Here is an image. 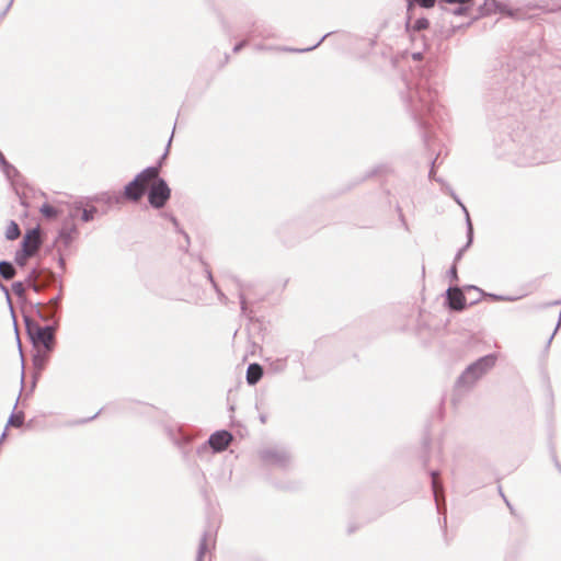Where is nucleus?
Instances as JSON below:
<instances>
[{"mask_svg":"<svg viewBox=\"0 0 561 561\" xmlns=\"http://www.w3.org/2000/svg\"><path fill=\"white\" fill-rule=\"evenodd\" d=\"M403 87L400 95L414 122L422 129L425 147H431L433 125H439L446 115L445 108L436 103L437 89L433 87L431 72H402Z\"/></svg>","mask_w":561,"mask_h":561,"instance_id":"obj_1","label":"nucleus"},{"mask_svg":"<svg viewBox=\"0 0 561 561\" xmlns=\"http://www.w3.org/2000/svg\"><path fill=\"white\" fill-rule=\"evenodd\" d=\"M494 150L520 167L543 163L549 159L542 140L537 134L523 129L514 136L499 134L494 137Z\"/></svg>","mask_w":561,"mask_h":561,"instance_id":"obj_2","label":"nucleus"},{"mask_svg":"<svg viewBox=\"0 0 561 561\" xmlns=\"http://www.w3.org/2000/svg\"><path fill=\"white\" fill-rule=\"evenodd\" d=\"M496 359V354H488L478 358L458 377L456 387L458 389L463 388L465 390L471 389L482 376L495 366Z\"/></svg>","mask_w":561,"mask_h":561,"instance_id":"obj_3","label":"nucleus"},{"mask_svg":"<svg viewBox=\"0 0 561 561\" xmlns=\"http://www.w3.org/2000/svg\"><path fill=\"white\" fill-rule=\"evenodd\" d=\"M26 333L34 347H43V351L53 352L56 345V325H39L28 316H24Z\"/></svg>","mask_w":561,"mask_h":561,"instance_id":"obj_4","label":"nucleus"},{"mask_svg":"<svg viewBox=\"0 0 561 561\" xmlns=\"http://www.w3.org/2000/svg\"><path fill=\"white\" fill-rule=\"evenodd\" d=\"M259 457L264 466L286 470L291 466L293 457L284 446H267L259 450Z\"/></svg>","mask_w":561,"mask_h":561,"instance_id":"obj_5","label":"nucleus"},{"mask_svg":"<svg viewBox=\"0 0 561 561\" xmlns=\"http://www.w3.org/2000/svg\"><path fill=\"white\" fill-rule=\"evenodd\" d=\"M147 192L148 202L156 209L164 207V205L168 203L171 196V190L167 181L160 178L159 174L157 175V179L152 182Z\"/></svg>","mask_w":561,"mask_h":561,"instance_id":"obj_6","label":"nucleus"},{"mask_svg":"<svg viewBox=\"0 0 561 561\" xmlns=\"http://www.w3.org/2000/svg\"><path fill=\"white\" fill-rule=\"evenodd\" d=\"M232 438V434L226 430L216 431L209 436L207 444L202 445L197 451L206 450L208 445L215 453H221L229 446Z\"/></svg>","mask_w":561,"mask_h":561,"instance_id":"obj_7","label":"nucleus"},{"mask_svg":"<svg viewBox=\"0 0 561 561\" xmlns=\"http://www.w3.org/2000/svg\"><path fill=\"white\" fill-rule=\"evenodd\" d=\"M172 137H173V134L171 135V137L168 140L167 148H165L163 154L161 156L160 160L158 161V164L144 169L133 180H135L138 184L145 185L147 187L148 183L150 181H154L157 179V175L159 174V171H160L161 165H162V161L169 154V148L171 146Z\"/></svg>","mask_w":561,"mask_h":561,"instance_id":"obj_8","label":"nucleus"},{"mask_svg":"<svg viewBox=\"0 0 561 561\" xmlns=\"http://www.w3.org/2000/svg\"><path fill=\"white\" fill-rule=\"evenodd\" d=\"M78 234L79 230L75 222L71 220H62L55 242L58 244V248L67 249L71 245Z\"/></svg>","mask_w":561,"mask_h":561,"instance_id":"obj_9","label":"nucleus"},{"mask_svg":"<svg viewBox=\"0 0 561 561\" xmlns=\"http://www.w3.org/2000/svg\"><path fill=\"white\" fill-rule=\"evenodd\" d=\"M34 309L35 314L45 322L54 321L53 325H58L57 320V313L59 312L60 308L57 306H50V302H35L31 306Z\"/></svg>","mask_w":561,"mask_h":561,"instance_id":"obj_10","label":"nucleus"},{"mask_svg":"<svg viewBox=\"0 0 561 561\" xmlns=\"http://www.w3.org/2000/svg\"><path fill=\"white\" fill-rule=\"evenodd\" d=\"M446 301L449 309L462 311L467 307L466 297L459 287H449L446 291Z\"/></svg>","mask_w":561,"mask_h":561,"instance_id":"obj_11","label":"nucleus"},{"mask_svg":"<svg viewBox=\"0 0 561 561\" xmlns=\"http://www.w3.org/2000/svg\"><path fill=\"white\" fill-rule=\"evenodd\" d=\"M42 245V237L38 228L28 230L21 242V249L27 250L32 254H36Z\"/></svg>","mask_w":561,"mask_h":561,"instance_id":"obj_12","label":"nucleus"},{"mask_svg":"<svg viewBox=\"0 0 561 561\" xmlns=\"http://www.w3.org/2000/svg\"><path fill=\"white\" fill-rule=\"evenodd\" d=\"M146 192L145 185H140L135 180H131L125 185L123 195L128 201L138 202Z\"/></svg>","mask_w":561,"mask_h":561,"instance_id":"obj_13","label":"nucleus"},{"mask_svg":"<svg viewBox=\"0 0 561 561\" xmlns=\"http://www.w3.org/2000/svg\"><path fill=\"white\" fill-rule=\"evenodd\" d=\"M169 438L176 445L183 454H186V447L191 442V437L184 434L180 428H168Z\"/></svg>","mask_w":561,"mask_h":561,"instance_id":"obj_14","label":"nucleus"},{"mask_svg":"<svg viewBox=\"0 0 561 561\" xmlns=\"http://www.w3.org/2000/svg\"><path fill=\"white\" fill-rule=\"evenodd\" d=\"M430 476L432 478V490H433L436 507H437L438 513H440L442 512L440 497L443 496L442 495L443 485L438 481L439 472L437 470H432V471H430Z\"/></svg>","mask_w":561,"mask_h":561,"instance_id":"obj_15","label":"nucleus"},{"mask_svg":"<svg viewBox=\"0 0 561 561\" xmlns=\"http://www.w3.org/2000/svg\"><path fill=\"white\" fill-rule=\"evenodd\" d=\"M263 376V368L260 364H250L247 368L245 379L250 386L256 385Z\"/></svg>","mask_w":561,"mask_h":561,"instance_id":"obj_16","label":"nucleus"},{"mask_svg":"<svg viewBox=\"0 0 561 561\" xmlns=\"http://www.w3.org/2000/svg\"><path fill=\"white\" fill-rule=\"evenodd\" d=\"M466 227H467V243L461 249H459L457 251L455 259H454L455 265L457 264V262H459L461 260L465 251L471 245V243L473 241V226H472L469 214H467V226Z\"/></svg>","mask_w":561,"mask_h":561,"instance_id":"obj_17","label":"nucleus"},{"mask_svg":"<svg viewBox=\"0 0 561 561\" xmlns=\"http://www.w3.org/2000/svg\"><path fill=\"white\" fill-rule=\"evenodd\" d=\"M75 209L81 210V220L83 222L92 221L98 213V208L94 206H91L89 208L84 207L82 201L75 202Z\"/></svg>","mask_w":561,"mask_h":561,"instance_id":"obj_18","label":"nucleus"},{"mask_svg":"<svg viewBox=\"0 0 561 561\" xmlns=\"http://www.w3.org/2000/svg\"><path fill=\"white\" fill-rule=\"evenodd\" d=\"M18 271L14 264L10 261H0V280H11L15 277Z\"/></svg>","mask_w":561,"mask_h":561,"instance_id":"obj_19","label":"nucleus"},{"mask_svg":"<svg viewBox=\"0 0 561 561\" xmlns=\"http://www.w3.org/2000/svg\"><path fill=\"white\" fill-rule=\"evenodd\" d=\"M49 353L50 352L37 350V352L33 355L32 362L37 374H39L45 368L49 358Z\"/></svg>","mask_w":561,"mask_h":561,"instance_id":"obj_20","label":"nucleus"},{"mask_svg":"<svg viewBox=\"0 0 561 561\" xmlns=\"http://www.w3.org/2000/svg\"><path fill=\"white\" fill-rule=\"evenodd\" d=\"M56 278V275L46 268H41V276L37 279V284L39 286V293L43 291L46 287H48Z\"/></svg>","mask_w":561,"mask_h":561,"instance_id":"obj_21","label":"nucleus"},{"mask_svg":"<svg viewBox=\"0 0 561 561\" xmlns=\"http://www.w3.org/2000/svg\"><path fill=\"white\" fill-rule=\"evenodd\" d=\"M428 26H430V22L426 18H420V19L415 20L414 22H411V20H409L407 22V30L409 32H421L423 30L428 28Z\"/></svg>","mask_w":561,"mask_h":561,"instance_id":"obj_22","label":"nucleus"},{"mask_svg":"<svg viewBox=\"0 0 561 561\" xmlns=\"http://www.w3.org/2000/svg\"><path fill=\"white\" fill-rule=\"evenodd\" d=\"M465 288L468 289V290H476V291L479 293L480 296H484L485 295V296H488L491 299L496 300V301H513V300H515V298H512V297H505V296L495 295V294H485L480 288H478L477 286H473V285L466 286Z\"/></svg>","mask_w":561,"mask_h":561,"instance_id":"obj_23","label":"nucleus"},{"mask_svg":"<svg viewBox=\"0 0 561 561\" xmlns=\"http://www.w3.org/2000/svg\"><path fill=\"white\" fill-rule=\"evenodd\" d=\"M34 256V254L30 253L27 250H18L14 255V263L20 267H24L30 257Z\"/></svg>","mask_w":561,"mask_h":561,"instance_id":"obj_24","label":"nucleus"},{"mask_svg":"<svg viewBox=\"0 0 561 561\" xmlns=\"http://www.w3.org/2000/svg\"><path fill=\"white\" fill-rule=\"evenodd\" d=\"M20 233L21 230L19 225L14 220H11L5 230V238L12 241L18 239L20 237Z\"/></svg>","mask_w":561,"mask_h":561,"instance_id":"obj_25","label":"nucleus"},{"mask_svg":"<svg viewBox=\"0 0 561 561\" xmlns=\"http://www.w3.org/2000/svg\"><path fill=\"white\" fill-rule=\"evenodd\" d=\"M23 423H24V412L23 411H20L18 413L12 412L7 422V427L8 426L21 427L23 425Z\"/></svg>","mask_w":561,"mask_h":561,"instance_id":"obj_26","label":"nucleus"},{"mask_svg":"<svg viewBox=\"0 0 561 561\" xmlns=\"http://www.w3.org/2000/svg\"><path fill=\"white\" fill-rule=\"evenodd\" d=\"M91 201L102 202V203L111 205L112 203H118L119 202V197L118 196H113L110 193L105 192V193H101V194L92 197Z\"/></svg>","mask_w":561,"mask_h":561,"instance_id":"obj_27","label":"nucleus"},{"mask_svg":"<svg viewBox=\"0 0 561 561\" xmlns=\"http://www.w3.org/2000/svg\"><path fill=\"white\" fill-rule=\"evenodd\" d=\"M1 170L4 176L10 181H12L19 174L18 169L8 161L5 162V164L1 165Z\"/></svg>","mask_w":561,"mask_h":561,"instance_id":"obj_28","label":"nucleus"},{"mask_svg":"<svg viewBox=\"0 0 561 561\" xmlns=\"http://www.w3.org/2000/svg\"><path fill=\"white\" fill-rule=\"evenodd\" d=\"M41 214L48 219L56 218L58 215V210L51 206L50 204H43L39 208Z\"/></svg>","mask_w":561,"mask_h":561,"instance_id":"obj_29","label":"nucleus"},{"mask_svg":"<svg viewBox=\"0 0 561 561\" xmlns=\"http://www.w3.org/2000/svg\"><path fill=\"white\" fill-rule=\"evenodd\" d=\"M207 550V543H206V534H204L203 538L201 539V542L198 545L196 561H203L204 554Z\"/></svg>","mask_w":561,"mask_h":561,"instance_id":"obj_30","label":"nucleus"},{"mask_svg":"<svg viewBox=\"0 0 561 561\" xmlns=\"http://www.w3.org/2000/svg\"><path fill=\"white\" fill-rule=\"evenodd\" d=\"M12 290L13 293L19 297V298H23L24 295H25V286H24V283L23 282H14L12 284Z\"/></svg>","mask_w":561,"mask_h":561,"instance_id":"obj_31","label":"nucleus"},{"mask_svg":"<svg viewBox=\"0 0 561 561\" xmlns=\"http://www.w3.org/2000/svg\"><path fill=\"white\" fill-rule=\"evenodd\" d=\"M446 192L454 198V201L461 207V209L463 210L465 213V216L467 217V214H469V211L467 210L466 206L461 203L460 198L458 197V195L454 192V190L449 186H446Z\"/></svg>","mask_w":561,"mask_h":561,"instance_id":"obj_32","label":"nucleus"},{"mask_svg":"<svg viewBox=\"0 0 561 561\" xmlns=\"http://www.w3.org/2000/svg\"><path fill=\"white\" fill-rule=\"evenodd\" d=\"M439 153L436 154V157L431 161V169L428 172V178L435 180L438 183H444L440 178H435V165L437 162Z\"/></svg>","mask_w":561,"mask_h":561,"instance_id":"obj_33","label":"nucleus"},{"mask_svg":"<svg viewBox=\"0 0 561 561\" xmlns=\"http://www.w3.org/2000/svg\"><path fill=\"white\" fill-rule=\"evenodd\" d=\"M0 290L4 294L5 300L10 307L11 312L13 313L11 295H10L9 288L2 283V280H0Z\"/></svg>","mask_w":561,"mask_h":561,"instance_id":"obj_34","label":"nucleus"},{"mask_svg":"<svg viewBox=\"0 0 561 561\" xmlns=\"http://www.w3.org/2000/svg\"><path fill=\"white\" fill-rule=\"evenodd\" d=\"M24 286L25 288L26 287H30L32 288L35 293H39V286L36 282H32L31 278H28V276L26 275L25 279H24Z\"/></svg>","mask_w":561,"mask_h":561,"instance_id":"obj_35","label":"nucleus"},{"mask_svg":"<svg viewBox=\"0 0 561 561\" xmlns=\"http://www.w3.org/2000/svg\"><path fill=\"white\" fill-rule=\"evenodd\" d=\"M286 367V360L285 359H277L275 363L272 364V368L275 371H282Z\"/></svg>","mask_w":561,"mask_h":561,"instance_id":"obj_36","label":"nucleus"},{"mask_svg":"<svg viewBox=\"0 0 561 561\" xmlns=\"http://www.w3.org/2000/svg\"><path fill=\"white\" fill-rule=\"evenodd\" d=\"M27 276L28 278L32 279V282H37L38 277L41 276V268H32L28 273H27Z\"/></svg>","mask_w":561,"mask_h":561,"instance_id":"obj_37","label":"nucleus"},{"mask_svg":"<svg viewBox=\"0 0 561 561\" xmlns=\"http://www.w3.org/2000/svg\"><path fill=\"white\" fill-rule=\"evenodd\" d=\"M79 211H80V210H76V209H75V203H73V204L71 205V207H70V210H69L68 216H67V217H65V218H64V220H71L72 222H75L73 220H75V218L77 217V215H78V213H79Z\"/></svg>","mask_w":561,"mask_h":561,"instance_id":"obj_38","label":"nucleus"},{"mask_svg":"<svg viewBox=\"0 0 561 561\" xmlns=\"http://www.w3.org/2000/svg\"><path fill=\"white\" fill-rule=\"evenodd\" d=\"M239 300H240L241 311H242V313H245L247 312V300H245V296L242 291L239 294Z\"/></svg>","mask_w":561,"mask_h":561,"instance_id":"obj_39","label":"nucleus"},{"mask_svg":"<svg viewBox=\"0 0 561 561\" xmlns=\"http://www.w3.org/2000/svg\"><path fill=\"white\" fill-rule=\"evenodd\" d=\"M448 276L450 277L451 280L458 279L457 267L455 264H453L451 267L449 268Z\"/></svg>","mask_w":561,"mask_h":561,"instance_id":"obj_40","label":"nucleus"},{"mask_svg":"<svg viewBox=\"0 0 561 561\" xmlns=\"http://www.w3.org/2000/svg\"><path fill=\"white\" fill-rule=\"evenodd\" d=\"M60 301H61V291L53 297L49 302H50V306H57L58 308H60Z\"/></svg>","mask_w":561,"mask_h":561,"instance_id":"obj_41","label":"nucleus"},{"mask_svg":"<svg viewBox=\"0 0 561 561\" xmlns=\"http://www.w3.org/2000/svg\"><path fill=\"white\" fill-rule=\"evenodd\" d=\"M214 289H215V291L217 293L219 300H220L221 302L226 304V302H227V300H228V298H227V296L221 291V289H220L218 286H217V288H214Z\"/></svg>","mask_w":561,"mask_h":561,"instance_id":"obj_42","label":"nucleus"},{"mask_svg":"<svg viewBox=\"0 0 561 561\" xmlns=\"http://www.w3.org/2000/svg\"><path fill=\"white\" fill-rule=\"evenodd\" d=\"M560 325H561V314L559 316L558 323H557V325H556V328H554L553 333L550 335V337H549V340H548V342H547V345H550V343H551V341H552V339H553L554 334H556V333H557V331L559 330Z\"/></svg>","mask_w":561,"mask_h":561,"instance_id":"obj_43","label":"nucleus"},{"mask_svg":"<svg viewBox=\"0 0 561 561\" xmlns=\"http://www.w3.org/2000/svg\"><path fill=\"white\" fill-rule=\"evenodd\" d=\"M207 278L210 282L213 288H217V283L215 282L213 274L209 270H206Z\"/></svg>","mask_w":561,"mask_h":561,"instance_id":"obj_44","label":"nucleus"},{"mask_svg":"<svg viewBox=\"0 0 561 561\" xmlns=\"http://www.w3.org/2000/svg\"><path fill=\"white\" fill-rule=\"evenodd\" d=\"M58 253H59L58 264H59V266H60V267H62V268H64V267H65L66 262H65L64 256L61 255V248H58Z\"/></svg>","mask_w":561,"mask_h":561,"instance_id":"obj_45","label":"nucleus"},{"mask_svg":"<svg viewBox=\"0 0 561 561\" xmlns=\"http://www.w3.org/2000/svg\"><path fill=\"white\" fill-rule=\"evenodd\" d=\"M454 13H455V14H458V15H460V14H467V13H468V8H467V7H461V8L457 9V10H455V12H454Z\"/></svg>","mask_w":561,"mask_h":561,"instance_id":"obj_46","label":"nucleus"},{"mask_svg":"<svg viewBox=\"0 0 561 561\" xmlns=\"http://www.w3.org/2000/svg\"><path fill=\"white\" fill-rule=\"evenodd\" d=\"M7 437V428L3 431V433L0 435V445L2 444V442Z\"/></svg>","mask_w":561,"mask_h":561,"instance_id":"obj_47","label":"nucleus"},{"mask_svg":"<svg viewBox=\"0 0 561 561\" xmlns=\"http://www.w3.org/2000/svg\"><path fill=\"white\" fill-rule=\"evenodd\" d=\"M561 304V299L560 300H556L553 302H549L547 304V306H554V305H560Z\"/></svg>","mask_w":561,"mask_h":561,"instance_id":"obj_48","label":"nucleus"},{"mask_svg":"<svg viewBox=\"0 0 561 561\" xmlns=\"http://www.w3.org/2000/svg\"><path fill=\"white\" fill-rule=\"evenodd\" d=\"M260 421H261L262 423H265V422H266V416H265V415H261V416H260Z\"/></svg>","mask_w":561,"mask_h":561,"instance_id":"obj_49","label":"nucleus"},{"mask_svg":"<svg viewBox=\"0 0 561 561\" xmlns=\"http://www.w3.org/2000/svg\"><path fill=\"white\" fill-rule=\"evenodd\" d=\"M502 496L505 497L504 494H502ZM504 501H505L506 505L512 510L510 502L506 499H504Z\"/></svg>","mask_w":561,"mask_h":561,"instance_id":"obj_50","label":"nucleus"},{"mask_svg":"<svg viewBox=\"0 0 561 561\" xmlns=\"http://www.w3.org/2000/svg\"><path fill=\"white\" fill-rule=\"evenodd\" d=\"M182 233L184 234V237H185V239H186V242L188 243V242H190L188 234H187V233H185V232H182Z\"/></svg>","mask_w":561,"mask_h":561,"instance_id":"obj_51","label":"nucleus"},{"mask_svg":"<svg viewBox=\"0 0 561 561\" xmlns=\"http://www.w3.org/2000/svg\"><path fill=\"white\" fill-rule=\"evenodd\" d=\"M400 218H401L402 222L405 225L404 217H403V214L401 211H400Z\"/></svg>","mask_w":561,"mask_h":561,"instance_id":"obj_52","label":"nucleus"},{"mask_svg":"<svg viewBox=\"0 0 561 561\" xmlns=\"http://www.w3.org/2000/svg\"><path fill=\"white\" fill-rule=\"evenodd\" d=\"M24 380V373H22L21 382L23 383Z\"/></svg>","mask_w":561,"mask_h":561,"instance_id":"obj_53","label":"nucleus"},{"mask_svg":"<svg viewBox=\"0 0 561 561\" xmlns=\"http://www.w3.org/2000/svg\"><path fill=\"white\" fill-rule=\"evenodd\" d=\"M557 466H558L559 470L561 471V466L559 463H557Z\"/></svg>","mask_w":561,"mask_h":561,"instance_id":"obj_54","label":"nucleus"}]
</instances>
